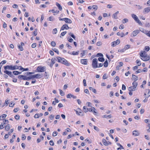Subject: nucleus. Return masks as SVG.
I'll return each instance as SVG.
<instances>
[{
  "mask_svg": "<svg viewBox=\"0 0 150 150\" xmlns=\"http://www.w3.org/2000/svg\"><path fill=\"white\" fill-rule=\"evenodd\" d=\"M140 56L142 57L141 59L144 61H148L150 59L149 56H148L146 52L144 51H141L140 52Z\"/></svg>",
  "mask_w": 150,
  "mask_h": 150,
  "instance_id": "f257e3e1",
  "label": "nucleus"
},
{
  "mask_svg": "<svg viewBox=\"0 0 150 150\" xmlns=\"http://www.w3.org/2000/svg\"><path fill=\"white\" fill-rule=\"evenodd\" d=\"M58 62H60L62 64L68 66H69L71 65V64L69 63L66 59L63 58L61 57H56Z\"/></svg>",
  "mask_w": 150,
  "mask_h": 150,
  "instance_id": "f03ea898",
  "label": "nucleus"
},
{
  "mask_svg": "<svg viewBox=\"0 0 150 150\" xmlns=\"http://www.w3.org/2000/svg\"><path fill=\"white\" fill-rule=\"evenodd\" d=\"M4 69L5 70L7 69L11 70H14L18 69V67L17 66H12V65H7L4 67Z\"/></svg>",
  "mask_w": 150,
  "mask_h": 150,
  "instance_id": "7ed1b4c3",
  "label": "nucleus"
},
{
  "mask_svg": "<svg viewBox=\"0 0 150 150\" xmlns=\"http://www.w3.org/2000/svg\"><path fill=\"white\" fill-rule=\"evenodd\" d=\"M92 64L93 68L95 69L98 68V59L96 58L94 59L93 60Z\"/></svg>",
  "mask_w": 150,
  "mask_h": 150,
  "instance_id": "20e7f679",
  "label": "nucleus"
},
{
  "mask_svg": "<svg viewBox=\"0 0 150 150\" xmlns=\"http://www.w3.org/2000/svg\"><path fill=\"white\" fill-rule=\"evenodd\" d=\"M37 76L38 74H37L35 75L29 77H27L24 76V78H22V79L25 80H28L31 79L35 77L37 78Z\"/></svg>",
  "mask_w": 150,
  "mask_h": 150,
  "instance_id": "39448f33",
  "label": "nucleus"
},
{
  "mask_svg": "<svg viewBox=\"0 0 150 150\" xmlns=\"http://www.w3.org/2000/svg\"><path fill=\"white\" fill-rule=\"evenodd\" d=\"M120 42V40L119 39H117L116 41L112 42L111 43V46L112 47H115L117 45H118Z\"/></svg>",
  "mask_w": 150,
  "mask_h": 150,
  "instance_id": "423d86ee",
  "label": "nucleus"
},
{
  "mask_svg": "<svg viewBox=\"0 0 150 150\" xmlns=\"http://www.w3.org/2000/svg\"><path fill=\"white\" fill-rule=\"evenodd\" d=\"M45 70L46 67H45L38 66V72H43L45 71Z\"/></svg>",
  "mask_w": 150,
  "mask_h": 150,
  "instance_id": "0eeeda50",
  "label": "nucleus"
},
{
  "mask_svg": "<svg viewBox=\"0 0 150 150\" xmlns=\"http://www.w3.org/2000/svg\"><path fill=\"white\" fill-rule=\"evenodd\" d=\"M88 110L89 111L93 112L95 115H96V114L97 113V112L96 111V109L94 107H91V108H88Z\"/></svg>",
  "mask_w": 150,
  "mask_h": 150,
  "instance_id": "6e6552de",
  "label": "nucleus"
},
{
  "mask_svg": "<svg viewBox=\"0 0 150 150\" xmlns=\"http://www.w3.org/2000/svg\"><path fill=\"white\" fill-rule=\"evenodd\" d=\"M139 30H136L133 31L132 33L131 36L134 37L139 33Z\"/></svg>",
  "mask_w": 150,
  "mask_h": 150,
  "instance_id": "1a4fd4ad",
  "label": "nucleus"
},
{
  "mask_svg": "<svg viewBox=\"0 0 150 150\" xmlns=\"http://www.w3.org/2000/svg\"><path fill=\"white\" fill-rule=\"evenodd\" d=\"M56 60V58H52L51 59V63L50 64L49 66L51 68L52 67L53 65L55 63V60Z\"/></svg>",
  "mask_w": 150,
  "mask_h": 150,
  "instance_id": "9d476101",
  "label": "nucleus"
},
{
  "mask_svg": "<svg viewBox=\"0 0 150 150\" xmlns=\"http://www.w3.org/2000/svg\"><path fill=\"white\" fill-rule=\"evenodd\" d=\"M140 133L137 130H134L132 132V135L134 136H137L139 135Z\"/></svg>",
  "mask_w": 150,
  "mask_h": 150,
  "instance_id": "9b49d317",
  "label": "nucleus"
},
{
  "mask_svg": "<svg viewBox=\"0 0 150 150\" xmlns=\"http://www.w3.org/2000/svg\"><path fill=\"white\" fill-rule=\"evenodd\" d=\"M150 11V6L144 9V13H148Z\"/></svg>",
  "mask_w": 150,
  "mask_h": 150,
  "instance_id": "f8f14e48",
  "label": "nucleus"
},
{
  "mask_svg": "<svg viewBox=\"0 0 150 150\" xmlns=\"http://www.w3.org/2000/svg\"><path fill=\"white\" fill-rule=\"evenodd\" d=\"M119 13V11H117L115 13H114L112 15V17L114 19H116L117 18V15Z\"/></svg>",
  "mask_w": 150,
  "mask_h": 150,
  "instance_id": "ddd939ff",
  "label": "nucleus"
},
{
  "mask_svg": "<svg viewBox=\"0 0 150 150\" xmlns=\"http://www.w3.org/2000/svg\"><path fill=\"white\" fill-rule=\"evenodd\" d=\"M86 60V59H81V62L82 64L87 65V64Z\"/></svg>",
  "mask_w": 150,
  "mask_h": 150,
  "instance_id": "4468645a",
  "label": "nucleus"
},
{
  "mask_svg": "<svg viewBox=\"0 0 150 150\" xmlns=\"http://www.w3.org/2000/svg\"><path fill=\"white\" fill-rule=\"evenodd\" d=\"M64 21L67 23H72L71 19L67 18H65Z\"/></svg>",
  "mask_w": 150,
  "mask_h": 150,
  "instance_id": "2eb2a0df",
  "label": "nucleus"
},
{
  "mask_svg": "<svg viewBox=\"0 0 150 150\" xmlns=\"http://www.w3.org/2000/svg\"><path fill=\"white\" fill-rule=\"evenodd\" d=\"M76 114L78 115H80L81 116H83L84 115V114L82 112L79 111V112L78 111L75 110Z\"/></svg>",
  "mask_w": 150,
  "mask_h": 150,
  "instance_id": "dca6fc26",
  "label": "nucleus"
},
{
  "mask_svg": "<svg viewBox=\"0 0 150 150\" xmlns=\"http://www.w3.org/2000/svg\"><path fill=\"white\" fill-rule=\"evenodd\" d=\"M67 25L66 24L64 25L61 27L60 31H61L62 30H64V29H68V28H67Z\"/></svg>",
  "mask_w": 150,
  "mask_h": 150,
  "instance_id": "f3484780",
  "label": "nucleus"
},
{
  "mask_svg": "<svg viewBox=\"0 0 150 150\" xmlns=\"http://www.w3.org/2000/svg\"><path fill=\"white\" fill-rule=\"evenodd\" d=\"M56 6H57V7L58 8V9L60 11L62 10V7L59 3L56 2Z\"/></svg>",
  "mask_w": 150,
  "mask_h": 150,
  "instance_id": "a211bd4d",
  "label": "nucleus"
},
{
  "mask_svg": "<svg viewBox=\"0 0 150 150\" xmlns=\"http://www.w3.org/2000/svg\"><path fill=\"white\" fill-rule=\"evenodd\" d=\"M135 89L136 88L134 87L133 86H132L129 87L128 89L129 91H135Z\"/></svg>",
  "mask_w": 150,
  "mask_h": 150,
  "instance_id": "6ab92c4d",
  "label": "nucleus"
},
{
  "mask_svg": "<svg viewBox=\"0 0 150 150\" xmlns=\"http://www.w3.org/2000/svg\"><path fill=\"white\" fill-rule=\"evenodd\" d=\"M132 79L133 80H134V81H136L138 80V77L136 76L133 74L132 75Z\"/></svg>",
  "mask_w": 150,
  "mask_h": 150,
  "instance_id": "aec40b11",
  "label": "nucleus"
},
{
  "mask_svg": "<svg viewBox=\"0 0 150 150\" xmlns=\"http://www.w3.org/2000/svg\"><path fill=\"white\" fill-rule=\"evenodd\" d=\"M49 12H52L53 13H59V11L57 10H56L55 11V10L54 9L50 10H49Z\"/></svg>",
  "mask_w": 150,
  "mask_h": 150,
  "instance_id": "412c9836",
  "label": "nucleus"
},
{
  "mask_svg": "<svg viewBox=\"0 0 150 150\" xmlns=\"http://www.w3.org/2000/svg\"><path fill=\"white\" fill-rule=\"evenodd\" d=\"M102 142L104 145L106 146H108V143L104 139H103L102 140Z\"/></svg>",
  "mask_w": 150,
  "mask_h": 150,
  "instance_id": "4be33fe9",
  "label": "nucleus"
},
{
  "mask_svg": "<svg viewBox=\"0 0 150 150\" xmlns=\"http://www.w3.org/2000/svg\"><path fill=\"white\" fill-rule=\"evenodd\" d=\"M117 35L121 36V37H123L125 36L124 33H120L119 32H118L117 33Z\"/></svg>",
  "mask_w": 150,
  "mask_h": 150,
  "instance_id": "5701e85b",
  "label": "nucleus"
},
{
  "mask_svg": "<svg viewBox=\"0 0 150 150\" xmlns=\"http://www.w3.org/2000/svg\"><path fill=\"white\" fill-rule=\"evenodd\" d=\"M102 117L103 118H110L112 117V116H111V115H104L102 116Z\"/></svg>",
  "mask_w": 150,
  "mask_h": 150,
  "instance_id": "b1692460",
  "label": "nucleus"
},
{
  "mask_svg": "<svg viewBox=\"0 0 150 150\" xmlns=\"http://www.w3.org/2000/svg\"><path fill=\"white\" fill-rule=\"evenodd\" d=\"M13 74L15 75H18V74H21V72H19L18 71H13Z\"/></svg>",
  "mask_w": 150,
  "mask_h": 150,
  "instance_id": "393cba45",
  "label": "nucleus"
},
{
  "mask_svg": "<svg viewBox=\"0 0 150 150\" xmlns=\"http://www.w3.org/2000/svg\"><path fill=\"white\" fill-rule=\"evenodd\" d=\"M132 16L135 21L138 18L136 15L134 14H132Z\"/></svg>",
  "mask_w": 150,
  "mask_h": 150,
  "instance_id": "a878e982",
  "label": "nucleus"
},
{
  "mask_svg": "<svg viewBox=\"0 0 150 150\" xmlns=\"http://www.w3.org/2000/svg\"><path fill=\"white\" fill-rule=\"evenodd\" d=\"M132 85H133V87L136 88L137 85V83L136 81H134L132 83Z\"/></svg>",
  "mask_w": 150,
  "mask_h": 150,
  "instance_id": "bb28decb",
  "label": "nucleus"
},
{
  "mask_svg": "<svg viewBox=\"0 0 150 150\" xmlns=\"http://www.w3.org/2000/svg\"><path fill=\"white\" fill-rule=\"evenodd\" d=\"M117 144L118 145V146H119V147H120L118 148L117 149V150H119V149H123V146L121 145L119 143H117Z\"/></svg>",
  "mask_w": 150,
  "mask_h": 150,
  "instance_id": "cd10ccee",
  "label": "nucleus"
},
{
  "mask_svg": "<svg viewBox=\"0 0 150 150\" xmlns=\"http://www.w3.org/2000/svg\"><path fill=\"white\" fill-rule=\"evenodd\" d=\"M10 128V126L9 124L7 125L5 127V129L7 131L9 130Z\"/></svg>",
  "mask_w": 150,
  "mask_h": 150,
  "instance_id": "c85d7f7f",
  "label": "nucleus"
},
{
  "mask_svg": "<svg viewBox=\"0 0 150 150\" xmlns=\"http://www.w3.org/2000/svg\"><path fill=\"white\" fill-rule=\"evenodd\" d=\"M108 63L107 60H106L104 64V66L105 67H107L108 66Z\"/></svg>",
  "mask_w": 150,
  "mask_h": 150,
  "instance_id": "c756f323",
  "label": "nucleus"
},
{
  "mask_svg": "<svg viewBox=\"0 0 150 150\" xmlns=\"http://www.w3.org/2000/svg\"><path fill=\"white\" fill-rule=\"evenodd\" d=\"M98 60L100 62H103L104 61L105 59L103 57H99L98 58Z\"/></svg>",
  "mask_w": 150,
  "mask_h": 150,
  "instance_id": "7c9ffc66",
  "label": "nucleus"
},
{
  "mask_svg": "<svg viewBox=\"0 0 150 150\" xmlns=\"http://www.w3.org/2000/svg\"><path fill=\"white\" fill-rule=\"evenodd\" d=\"M4 72L5 73L8 75V76H9L10 74H11V72L6 70L5 71H4Z\"/></svg>",
  "mask_w": 150,
  "mask_h": 150,
  "instance_id": "2f4dec72",
  "label": "nucleus"
},
{
  "mask_svg": "<svg viewBox=\"0 0 150 150\" xmlns=\"http://www.w3.org/2000/svg\"><path fill=\"white\" fill-rule=\"evenodd\" d=\"M83 109L85 112H86L88 111V108L86 106H84L83 107Z\"/></svg>",
  "mask_w": 150,
  "mask_h": 150,
  "instance_id": "473e14b6",
  "label": "nucleus"
},
{
  "mask_svg": "<svg viewBox=\"0 0 150 150\" xmlns=\"http://www.w3.org/2000/svg\"><path fill=\"white\" fill-rule=\"evenodd\" d=\"M79 54V51L76 52H75V51H73L72 52V54L73 55H77Z\"/></svg>",
  "mask_w": 150,
  "mask_h": 150,
  "instance_id": "72a5a7b5",
  "label": "nucleus"
},
{
  "mask_svg": "<svg viewBox=\"0 0 150 150\" xmlns=\"http://www.w3.org/2000/svg\"><path fill=\"white\" fill-rule=\"evenodd\" d=\"M51 44L52 46L53 47H55L56 45L55 42L54 41L51 42Z\"/></svg>",
  "mask_w": 150,
  "mask_h": 150,
  "instance_id": "f704fd0d",
  "label": "nucleus"
},
{
  "mask_svg": "<svg viewBox=\"0 0 150 150\" xmlns=\"http://www.w3.org/2000/svg\"><path fill=\"white\" fill-rule=\"evenodd\" d=\"M135 21L139 23V25H142V24L141 22L140 21L138 18Z\"/></svg>",
  "mask_w": 150,
  "mask_h": 150,
  "instance_id": "c9c22d12",
  "label": "nucleus"
},
{
  "mask_svg": "<svg viewBox=\"0 0 150 150\" xmlns=\"http://www.w3.org/2000/svg\"><path fill=\"white\" fill-rule=\"evenodd\" d=\"M4 124L3 123H1L0 125V129H2L4 128Z\"/></svg>",
  "mask_w": 150,
  "mask_h": 150,
  "instance_id": "e433bc0d",
  "label": "nucleus"
},
{
  "mask_svg": "<svg viewBox=\"0 0 150 150\" xmlns=\"http://www.w3.org/2000/svg\"><path fill=\"white\" fill-rule=\"evenodd\" d=\"M136 62L137 63V64H138V66H140L141 65V62L140 61H139V60L137 59L136 61Z\"/></svg>",
  "mask_w": 150,
  "mask_h": 150,
  "instance_id": "4c0bfd02",
  "label": "nucleus"
},
{
  "mask_svg": "<svg viewBox=\"0 0 150 150\" xmlns=\"http://www.w3.org/2000/svg\"><path fill=\"white\" fill-rule=\"evenodd\" d=\"M52 50H53V51H54L55 52L57 53V54H59V51L56 48H54L53 49H52Z\"/></svg>",
  "mask_w": 150,
  "mask_h": 150,
  "instance_id": "58836bf2",
  "label": "nucleus"
},
{
  "mask_svg": "<svg viewBox=\"0 0 150 150\" xmlns=\"http://www.w3.org/2000/svg\"><path fill=\"white\" fill-rule=\"evenodd\" d=\"M128 20L127 18H124L123 20L122 23H125L128 22Z\"/></svg>",
  "mask_w": 150,
  "mask_h": 150,
  "instance_id": "ea45409f",
  "label": "nucleus"
},
{
  "mask_svg": "<svg viewBox=\"0 0 150 150\" xmlns=\"http://www.w3.org/2000/svg\"><path fill=\"white\" fill-rule=\"evenodd\" d=\"M3 123H4V124H7L8 122V120H6V119H3Z\"/></svg>",
  "mask_w": 150,
  "mask_h": 150,
  "instance_id": "a19ab883",
  "label": "nucleus"
},
{
  "mask_svg": "<svg viewBox=\"0 0 150 150\" xmlns=\"http://www.w3.org/2000/svg\"><path fill=\"white\" fill-rule=\"evenodd\" d=\"M59 91H60V94L61 96H63L64 95H65L64 93L63 92V91L62 90H61L60 89H59Z\"/></svg>",
  "mask_w": 150,
  "mask_h": 150,
  "instance_id": "79ce46f5",
  "label": "nucleus"
},
{
  "mask_svg": "<svg viewBox=\"0 0 150 150\" xmlns=\"http://www.w3.org/2000/svg\"><path fill=\"white\" fill-rule=\"evenodd\" d=\"M57 32V28H55L53 30L52 33L53 34H56Z\"/></svg>",
  "mask_w": 150,
  "mask_h": 150,
  "instance_id": "37998d69",
  "label": "nucleus"
},
{
  "mask_svg": "<svg viewBox=\"0 0 150 150\" xmlns=\"http://www.w3.org/2000/svg\"><path fill=\"white\" fill-rule=\"evenodd\" d=\"M22 139L23 140H25L26 139V137L24 134H22Z\"/></svg>",
  "mask_w": 150,
  "mask_h": 150,
  "instance_id": "c03bdc74",
  "label": "nucleus"
},
{
  "mask_svg": "<svg viewBox=\"0 0 150 150\" xmlns=\"http://www.w3.org/2000/svg\"><path fill=\"white\" fill-rule=\"evenodd\" d=\"M24 76L22 75H19L18 76V78L19 79H22V78H24Z\"/></svg>",
  "mask_w": 150,
  "mask_h": 150,
  "instance_id": "a18cd8bd",
  "label": "nucleus"
},
{
  "mask_svg": "<svg viewBox=\"0 0 150 150\" xmlns=\"http://www.w3.org/2000/svg\"><path fill=\"white\" fill-rule=\"evenodd\" d=\"M150 50V47L149 46H146L145 47V50L147 52L148 51Z\"/></svg>",
  "mask_w": 150,
  "mask_h": 150,
  "instance_id": "49530a36",
  "label": "nucleus"
},
{
  "mask_svg": "<svg viewBox=\"0 0 150 150\" xmlns=\"http://www.w3.org/2000/svg\"><path fill=\"white\" fill-rule=\"evenodd\" d=\"M15 104L13 103V102H11V103L9 104V106L10 107H13L14 105Z\"/></svg>",
  "mask_w": 150,
  "mask_h": 150,
  "instance_id": "de8ad7c7",
  "label": "nucleus"
},
{
  "mask_svg": "<svg viewBox=\"0 0 150 150\" xmlns=\"http://www.w3.org/2000/svg\"><path fill=\"white\" fill-rule=\"evenodd\" d=\"M102 45V42L100 41L96 43V45L98 46H100Z\"/></svg>",
  "mask_w": 150,
  "mask_h": 150,
  "instance_id": "09e8293b",
  "label": "nucleus"
},
{
  "mask_svg": "<svg viewBox=\"0 0 150 150\" xmlns=\"http://www.w3.org/2000/svg\"><path fill=\"white\" fill-rule=\"evenodd\" d=\"M50 144L51 146H53L54 145V143L52 140H51L50 141Z\"/></svg>",
  "mask_w": 150,
  "mask_h": 150,
  "instance_id": "8fccbe9b",
  "label": "nucleus"
},
{
  "mask_svg": "<svg viewBox=\"0 0 150 150\" xmlns=\"http://www.w3.org/2000/svg\"><path fill=\"white\" fill-rule=\"evenodd\" d=\"M57 133H58L57 132L54 131L53 133L52 136L54 137L56 136L57 135Z\"/></svg>",
  "mask_w": 150,
  "mask_h": 150,
  "instance_id": "3c124183",
  "label": "nucleus"
},
{
  "mask_svg": "<svg viewBox=\"0 0 150 150\" xmlns=\"http://www.w3.org/2000/svg\"><path fill=\"white\" fill-rule=\"evenodd\" d=\"M18 48L20 49V50L21 51H22L23 50V48L22 47V46L19 45L18 46Z\"/></svg>",
  "mask_w": 150,
  "mask_h": 150,
  "instance_id": "603ef678",
  "label": "nucleus"
},
{
  "mask_svg": "<svg viewBox=\"0 0 150 150\" xmlns=\"http://www.w3.org/2000/svg\"><path fill=\"white\" fill-rule=\"evenodd\" d=\"M130 46L129 45H127L125 46L124 49H125V50H126L129 49L130 48Z\"/></svg>",
  "mask_w": 150,
  "mask_h": 150,
  "instance_id": "864d4df0",
  "label": "nucleus"
},
{
  "mask_svg": "<svg viewBox=\"0 0 150 150\" xmlns=\"http://www.w3.org/2000/svg\"><path fill=\"white\" fill-rule=\"evenodd\" d=\"M37 29H35V31L33 32V35L35 36H36L37 35Z\"/></svg>",
  "mask_w": 150,
  "mask_h": 150,
  "instance_id": "5fc2aeb1",
  "label": "nucleus"
},
{
  "mask_svg": "<svg viewBox=\"0 0 150 150\" xmlns=\"http://www.w3.org/2000/svg\"><path fill=\"white\" fill-rule=\"evenodd\" d=\"M15 118L17 120H19L20 119V116L19 115H16L15 116Z\"/></svg>",
  "mask_w": 150,
  "mask_h": 150,
  "instance_id": "6e6d98bb",
  "label": "nucleus"
},
{
  "mask_svg": "<svg viewBox=\"0 0 150 150\" xmlns=\"http://www.w3.org/2000/svg\"><path fill=\"white\" fill-rule=\"evenodd\" d=\"M92 8L93 9H95V10H96L98 8V6L96 5H93L92 6Z\"/></svg>",
  "mask_w": 150,
  "mask_h": 150,
  "instance_id": "4d7b16f0",
  "label": "nucleus"
},
{
  "mask_svg": "<svg viewBox=\"0 0 150 150\" xmlns=\"http://www.w3.org/2000/svg\"><path fill=\"white\" fill-rule=\"evenodd\" d=\"M46 6L45 4H42L40 6V8H45L46 7Z\"/></svg>",
  "mask_w": 150,
  "mask_h": 150,
  "instance_id": "13d9d810",
  "label": "nucleus"
},
{
  "mask_svg": "<svg viewBox=\"0 0 150 150\" xmlns=\"http://www.w3.org/2000/svg\"><path fill=\"white\" fill-rule=\"evenodd\" d=\"M124 28V26L122 24H121L119 26V28L120 29H122Z\"/></svg>",
  "mask_w": 150,
  "mask_h": 150,
  "instance_id": "bf43d9fd",
  "label": "nucleus"
},
{
  "mask_svg": "<svg viewBox=\"0 0 150 150\" xmlns=\"http://www.w3.org/2000/svg\"><path fill=\"white\" fill-rule=\"evenodd\" d=\"M67 33V32L66 31L63 32L61 33L60 35L62 36H64Z\"/></svg>",
  "mask_w": 150,
  "mask_h": 150,
  "instance_id": "052dcab7",
  "label": "nucleus"
},
{
  "mask_svg": "<svg viewBox=\"0 0 150 150\" xmlns=\"http://www.w3.org/2000/svg\"><path fill=\"white\" fill-rule=\"evenodd\" d=\"M6 116L7 115L6 114H2L1 116H0V118L2 117L3 118H5L6 117Z\"/></svg>",
  "mask_w": 150,
  "mask_h": 150,
  "instance_id": "680f3d73",
  "label": "nucleus"
},
{
  "mask_svg": "<svg viewBox=\"0 0 150 150\" xmlns=\"http://www.w3.org/2000/svg\"><path fill=\"white\" fill-rule=\"evenodd\" d=\"M54 20V18L53 16H50L49 17V20L51 21H52Z\"/></svg>",
  "mask_w": 150,
  "mask_h": 150,
  "instance_id": "e2e57ef3",
  "label": "nucleus"
},
{
  "mask_svg": "<svg viewBox=\"0 0 150 150\" xmlns=\"http://www.w3.org/2000/svg\"><path fill=\"white\" fill-rule=\"evenodd\" d=\"M36 47V43H33L32 45V47L33 48H34Z\"/></svg>",
  "mask_w": 150,
  "mask_h": 150,
  "instance_id": "0e129e2a",
  "label": "nucleus"
},
{
  "mask_svg": "<svg viewBox=\"0 0 150 150\" xmlns=\"http://www.w3.org/2000/svg\"><path fill=\"white\" fill-rule=\"evenodd\" d=\"M85 51L84 50L81 53V57H82L84 56L85 55Z\"/></svg>",
  "mask_w": 150,
  "mask_h": 150,
  "instance_id": "69168bd1",
  "label": "nucleus"
},
{
  "mask_svg": "<svg viewBox=\"0 0 150 150\" xmlns=\"http://www.w3.org/2000/svg\"><path fill=\"white\" fill-rule=\"evenodd\" d=\"M83 85L84 86H86V80L85 79H84L83 80Z\"/></svg>",
  "mask_w": 150,
  "mask_h": 150,
  "instance_id": "338daca9",
  "label": "nucleus"
},
{
  "mask_svg": "<svg viewBox=\"0 0 150 150\" xmlns=\"http://www.w3.org/2000/svg\"><path fill=\"white\" fill-rule=\"evenodd\" d=\"M6 62V61L5 60H3L1 61L0 63L2 65L5 64Z\"/></svg>",
  "mask_w": 150,
  "mask_h": 150,
  "instance_id": "774afa93",
  "label": "nucleus"
}]
</instances>
